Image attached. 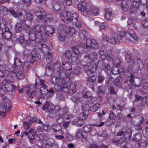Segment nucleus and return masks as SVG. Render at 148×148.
Returning <instances> with one entry per match:
<instances>
[{
  "mask_svg": "<svg viewBox=\"0 0 148 148\" xmlns=\"http://www.w3.org/2000/svg\"><path fill=\"white\" fill-rule=\"evenodd\" d=\"M66 76L65 73L64 71H62L59 72L58 76L52 77L50 80L53 84H56L54 88L56 92L64 91L73 94L76 91V84L73 83H71L68 88V84L66 83L64 79Z\"/></svg>",
  "mask_w": 148,
  "mask_h": 148,
  "instance_id": "f257e3e1",
  "label": "nucleus"
},
{
  "mask_svg": "<svg viewBox=\"0 0 148 148\" xmlns=\"http://www.w3.org/2000/svg\"><path fill=\"white\" fill-rule=\"evenodd\" d=\"M8 111H7L6 109H4L3 106H2L0 108V115L5 116V112Z\"/></svg>",
  "mask_w": 148,
  "mask_h": 148,
  "instance_id": "4d7b16f0",
  "label": "nucleus"
},
{
  "mask_svg": "<svg viewBox=\"0 0 148 148\" xmlns=\"http://www.w3.org/2000/svg\"><path fill=\"white\" fill-rule=\"evenodd\" d=\"M73 25H75L76 27L78 28H80L82 26L81 22L78 21V19L76 20V21H74L72 23Z\"/></svg>",
  "mask_w": 148,
  "mask_h": 148,
  "instance_id": "680f3d73",
  "label": "nucleus"
},
{
  "mask_svg": "<svg viewBox=\"0 0 148 148\" xmlns=\"http://www.w3.org/2000/svg\"><path fill=\"white\" fill-rule=\"evenodd\" d=\"M141 24L145 28L147 27H148V18H146L143 20L141 22Z\"/></svg>",
  "mask_w": 148,
  "mask_h": 148,
  "instance_id": "5fc2aeb1",
  "label": "nucleus"
},
{
  "mask_svg": "<svg viewBox=\"0 0 148 148\" xmlns=\"http://www.w3.org/2000/svg\"><path fill=\"white\" fill-rule=\"evenodd\" d=\"M40 56L37 54H33L32 55L30 60V63L33 64L35 61L39 60L40 58Z\"/></svg>",
  "mask_w": 148,
  "mask_h": 148,
  "instance_id": "473e14b6",
  "label": "nucleus"
},
{
  "mask_svg": "<svg viewBox=\"0 0 148 148\" xmlns=\"http://www.w3.org/2000/svg\"><path fill=\"white\" fill-rule=\"evenodd\" d=\"M119 68L115 67L112 69V73L114 75L123 73L124 71V69L122 66H119Z\"/></svg>",
  "mask_w": 148,
  "mask_h": 148,
  "instance_id": "a878e982",
  "label": "nucleus"
},
{
  "mask_svg": "<svg viewBox=\"0 0 148 148\" xmlns=\"http://www.w3.org/2000/svg\"><path fill=\"white\" fill-rule=\"evenodd\" d=\"M36 134V132L33 129L30 130L29 131L28 138L30 142L33 143V140L34 139L35 135Z\"/></svg>",
  "mask_w": 148,
  "mask_h": 148,
  "instance_id": "6ab92c4d",
  "label": "nucleus"
},
{
  "mask_svg": "<svg viewBox=\"0 0 148 148\" xmlns=\"http://www.w3.org/2000/svg\"><path fill=\"white\" fill-rule=\"evenodd\" d=\"M121 35H117L116 36V37L113 38V39H115V40L119 41V44L120 42V40H121L123 37L124 36H127L128 38L127 39L130 41H131L132 39L135 40H136L137 39V37L136 36L135 34L132 30H129L127 33L124 31H122L121 32Z\"/></svg>",
  "mask_w": 148,
  "mask_h": 148,
  "instance_id": "39448f33",
  "label": "nucleus"
},
{
  "mask_svg": "<svg viewBox=\"0 0 148 148\" xmlns=\"http://www.w3.org/2000/svg\"><path fill=\"white\" fill-rule=\"evenodd\" d=\"M8 12V9L3 6H0V13L1 14L4 16H6Z\"/></svg>",
  "mask_w": 148,
  "mask_h": 148,
  "instance_id": "4c0bfd02",
  "label": "nucleus"
},
{
  "mask_svg": "<svg viewBox=\"0 0 148 148\" xmlns=\"http://www.w3.org/2000/svg\"><path fill=\"white\" fill-rule=\"evenodd\" d=\"M53 68L52 69V70L54 71V70H56L58 71L61 72L62 71H60V64H59L57 62L55 64H53Z\"/></svg>",
  "mask_w": 148,
  "mask_h": 148,
  "instance_id": "6e6d98bb",
  "label": "nucleus"
},
{
  "mask_svg": "<svg viewBox=\"0 0 148 148\" xmlns=\"http://www.w3.org/2000/svg\"><path fill=\"white\" fill-rule=\"evenodd\" d=\"M12 105V102L10 100L6 99L5 103L3 104V106L5 109L9 111L10 110V108Z\"/></svg>",
  "mask_w": 148,
  "mask_h": 148,
  "instance_id": "bb28decb",
  "label": "nucleus"
},
{
  "mask_svg": "<svg viewBox=\"0 0 148 148\" xmlns=\"http://www.w3.org/2000/svg\"><path fill=\"white\" fill-rule=\"evenodd\" d=\"M84 66V71L87 74V76L85 77L86 84L93 89L94 83L96 82L95 76L92 75L93 73V71L91 69L94 67V64L92 62H89Z\"/></svg>",
  "mask_w": 148,
  "mask_h": 148,
  "instance_id": "f03ea898",
  "label": "nucleus"
},
{
  "mask_svg": "<svg viewBox=\"0 0 148 148\" xmlns=\"http://www.w3.org/2000/svg\"><path fill=\"white\" fill-rule=\"evenodd\" d=\"M144 121V119L143 117H142L140 120L135 126V129L137 130H141L142 129V126L141 125L143 124Z\"/></svg>",
  "mask_w": 148,
  "mask_h": 148,
  "instance_id": "72a5a7b5",
  "label": "nucleus"
},
{
  "mask_svg": "<svg viewBox=\"0 0 148 148\" xmlns=\"http://www.w3.org/2000/svg\"><path fill=\"white\" fill-rule=\"evenodd\" d=\"M20 55L19 53H15V56L14 58V64L16 67L19 68L21 65V61L20 60Z\"/></svg>",
  "mask_w": 148,
  "mask_h": 148,
  "instance_id": "dca6fc26",
  "label": "nucleus"
},
{
  "mask_svg": "<svg viewBox=\"0 0 148 148\" xmlns=\"http://www.w3.org/2000/svg\"><path fill=\"white\" fill-rule=\"evenodd\" d=\"M18 19L21 22H24L26 21L25 14H23L22 12H20L18 15Z\"/></svg>",
  "mask_w": 148,
  "mask_h": 148,
  "instance_id": "ea45409f",
  "label": "nucleus"
},
{
  "mask_svg": "<svg viewBox=\"0 0 148 148\" xmlns=\"http://www.w3.org/2000/svg\"><path fill=\"white\" fill-rule=\"evenodd\" d=\"M148 143L144 140H141L139 143L138 147L139 148H146L147 146Z\"/></svg>",
  "mask_w": 148,
  "mask_h": 148,
  "instance_id": "79ce46f5",
  "label": "nucleus"
},
{
  "mask_svg": "<svg viewBox=\"0 0 148 148\" xmlns=\"http://www.w3.org/2000/svg\"><path fill=\"white\" fill-rule=\"evenodd\" d=\"M55 140L53 138H49L47 139V142L46 143L45 145V147L46 148H49L51 147L53 144H54Z\"/></svg>",
  "mask_w": 148,
  "mask_h": 148,
  "instance_id": "f704fd0d",
  "label": "nucleus"
},
{
  "mask_svg": "<svg viewBox=\"0 0 148 148\" xmlns=\"http://www.w3.org/2000/svg\"><path fill=\"white\" fill-rule=\"evenodd\" d=\"M17 39L21 42L24 41V35L21 33H18L16 34Z\"/></svg>",
  "mask_w": 148,
  "mask_h": 148,
  "instance_id": "37998d69",
  "label": "nucleus"
},
{
  "mask_svg": "<svg viewBox=\"0 0 148 148\" xmlns=\"http://www.w3.org/2000/svg\"><path fill=\"white\" fill-rule=\"evenodd\" d=\"M120 6L124 12L128 11L129 7L127 1L125 0L123 1L120 4Z\"/></svg>",
  "mask_w": 148,
  "mask_h": 148,
  "instance_id": "4be33fe9",
  "label": "nucleus"
},
{
  "mask_svg": "<svg viewBox=\"0 0 148 148\" xmlns=\"http://www.w3.org/2000/svg\"><path fill=\"white\" fill-rule=\"evenodd\" d=\"M2 37L3 39L7 40L11 39L12 36L11 32L9 30L8 28H5V29H3L2 31Z\"/></svg>",
  "mask_w": 148,
  "mask_h": 148,
  "instance_id": "4468645a",
  "label": "nucleus"
},
{
  "mask_svg": "<svg viewBox=\"0 0 148 148\" xmlns=\"http://www.w3.org/2000/svg\"><path fill=\"white\" fill-rule=\"evenodd\" d=\"M44 10L42 9V8L40 6H36L34 10V12L35 13L36 15L38 14V13H39V12H43Z\"/></svg>",
  "mask_w": 148,
  "mask_h": 148,
  "instance_id": "13d9d810",
  "label": "nucleus"
},
{
  "mask_svg": "<svg viewBox=\"0 0 148 148\" xmlns=\"http://www.w3.org/2000/svg\"><path fill=\"white\" fill-rule=\"evenodd\" d=\"M11 72L13 73L14 74H15V75H16L17 78L18 79H21L24 78L25 77L24 74L21 71H18L17 73H14L13 72L14 71V70L13 69H12V70L10 71Z\"/></svg>",
  "mask_w": 148,
  "mask_h": 148,
  "instance_id": "c85d7f7f",
  "label": "nucleus"
},
{
  "mask_svg": "<svg viewBox=\"0 0 148 148\" xmlns=\"http://www.w3.org/2000/svg\"><path fill=\"white\" fill-rule=\"evenodd\" d=\"M5 65L4 64L3 61H0V76L1 77H3L5 74L6 71Z\"/></svg>",
  "mask_w": 148,
  "mask_h": 148,
  "instance_id": "412c9836",
  "label": "nucleus"
},
{
  "mask_svg": "<svg viewBox=\"0 0 148 148\" xmlns=\"http://www.w3.org/2000/svg\"><path fill=\"white\" fill-rule=\"evenodd\" d=\"M112 14V11L110 9L108 8L105 9L104 17L107 20L110 19Z\"/></svg>",
  "mask_w": 148,
  "mask_h": 148,
  "instance_id": "7c9ffc66",
  "label": "nucleus"
},
{
  "mask_svg": "<svg viewBox=\"0 0 148 148\" xmlns=\"http://www.w3.org/2000/svg\"><path fill=\"white\" fill-rule=\"evenodd\" d=\"M100 107V105L99 103H96L93 105V106H90L89 108V110L95 112Z\"/></svg>",
  "mask_w": 148,
  "mask_h": 148,
  "instance_id": "a18cd8bd",
  "label": "nucleus"
},
{
  "mask_svg": "<svg viewBox=\"0 0 148 148\" xmlns=\"http://www.w3.org/2000/svg\"><path fill=\"white\" fill-rule=\"evenodd\" d=\"M114 84L115 86L119 88H121L122 87V84L120 77H117L114 79Z\"/></svg>",
  "mask_w": 148,
  "mask_h": 148,
  "instance_id": "a19ab883",
  "label": "nucleus"
},
{
  "mask_svg": "<svg viewBox=\"0 0 148 148\" xmlns=\"http://www.w3.org/2000/svg\"><path fill=\"white\" fill-rule=\"evenodd\" d=\"M103 39L104 40L114 45L116 44H119V41L118 40H115V39L113 38H109L106 36H104L103 38Z\"/></svg>",
  "mask_w": 148,
  "mask_h": 148,
  "instance_id": "aec40b11",
  "label": "nucleus"
},
{
  "mask_svg": "<svg viewBox=\"0 0 148 148\" xmlns=\"http://www.w3.org/2000/svg\"><path fill=\"white\" fill-rule=\"evenodd\" d=\"M36 82L34 85H31L29 86L25 87L24 88V90L27 92V95L31 98H33L36 95V92L35 90H33L35 89L37 86V83L36 80Z\"/></svg>",
  "mask_w": 148,
  "mask_h": 148,
  "instance_id": "0eeeda50",
  "label": "nucleus"
},
{
  "mask_svg": "<svg viewBox=\"0 0 148 148\" xmlns=\"http://www.w3.org/2000/svg\"><path fill=\"white\" fill-rule=\"evenodd\" d=\"M116 117L115 113L112 111H110L109 113L108 118L110 120H114Z\"/></svg>",
  "mask_w": 148,
  "mask_h": 148,
  "instance_id": "bf43d9fd",
  "label": "nucleus"
},
{
  "mask_svg": "<svg viewBox=\"0 0 148 148\" xmlns=\"http://www.w3.org/2000/svg\"><path fill=\"white\" fill-rule=\"evenodd\" d=\"M142 138L141 134L140 133H137L135 136L132 139L136 141H138Z\"/></svg>",
  "mask_w": 148,
  "mask_h": 148,
  "instance_id": "338daca9",
  "label": "nucleus"
},
{
  "mask_svg": "<svg viewBox=\"0 0 148 148\" xmlns=\"http://www.w3.org/2000/svg\"><path fill=\"white\" fill-rule=\"evenodd\" d=\"M136 87H138L140 91L144 94H148V83L145 82L139 85H134Z\"/></svg>",
  "mask_w": 148,
  "mask_h": 148,
  "instance_id": "f8f14e48",
  "label": "nucleus"
},
{
  "mask_svg": "<svg viewBox=\"0 0 148 148\" xmlns=\"http://www.w3.org/2000/svg\"><path fill=\"white\" fill-rule=\"evenodd\" d=\"M42 109L43 110H47L49 112V115L51 117H55L57 115L56 112L55 111L53 108L50 107L48 104H45L42 106Z\"/></svg>",
  "mask_w": 148,
  "mask_h": 148,
  "instance_id": "9b49d317",
  "label": "nucleus"
},
{
  "mask_svg": "<svg viewBox=\"0 0 148 148\" xmlns=\"http://www.w3.org/2000/svg\"><path fill=\"white\" fill-rule=\"evenodd\" d=\"M48 92L47 93V96L51 97L53 95L54 93V90L53 88H51L49 90H48Z\"/></svg>",
  "mask_w": 148,
  "mask_h": 148,
  "instance_id": "864d4df0",
  "label": "nucleus"
},
{
  "mask_svg": "<svg viewBox=\"0 0 148 148\" xmlns=\"http://www.w3.org/2000/svg\"><path fill=\"white\" fill-rule=\"evenodd\" d=\"M62 67L65 69L66 71H70L72 69V64L71 62H62Z\"/></svg>",
  "mask_w": 148,
  "mask_h": 148,
  "instance_id": "393cba45",
  "label": "nucleus"
},
{
  "mask_svg": "<svg viewBox=\"0 0 148 148\" xmlns=\"http://www.w3.org/2000/svg\"><path fill=\"white\" fill-rule=\"evenodd\" d=\"M99 66L101 69H102L106 72L111 70V68L108 64H106L103 61H99L98 62L95 69L97 70V67Z\"/></svg>",
  "mask_w": 148,
  "mask_h": 148,
  "instance_id": "9d476101",
  "label": "nucleus"
},
{
  "mask_svg": "<svg viewBox=\"0 0 148 148\" xmlns=\"http://www.w3.org/2000/svg\"><path fill=\"white\" fill-rule=\"evenodd\" d=\"M125 60L127 63H133L134 62L132 55L130 53L126 54L125 56Z\"/></svg>",
  "mask_w": 148,
  "mask_h": 148,
  "instance_id": "c9c22d12",
  "label": "nucleus"
},
{
  "mask_svg": "<svg viewBox=\"0 0 148 148\" xmlns=\"http://www.w3.org/2000/svg\"><path fill=\"white\" fill-rule=\"evenodd\" d=\"M72 52L70 50L66 51L64 53L65 57L67 59L69 60L73 57H72Z\"/></svg>",
  "mask_w": 148,
  "mask_h": 148,
  "instance_id": "c03bdc74",
  "label": "nucleus"
},
{
  "mask_svg": "<svg viewBox=\"0 0 148 148\" xmlns=\"http://www.w3.org/2000/svg\"><path fill=\"white\" fill-rule=\"evenodd\" d=\"M43 29V27L40 25H36L33 27L31 31L28 33V36L30 40L34 42L36 40L37 42H40L42 39L41 34Z\"/></svg>",
  "mask_w": 148,
  "mask_h": 148,
  "instance_id": "7ed1b4c3",
  "label": "nucleus"
},
{
  "mask_svg": "<svg viewBox=\"0 0 148 148\" xmlns=\"http://www.w3.org/2000/svg\"><path fill=\"white\" fill-rule=\"evenodd\" d=\"M23 54L25 56H30L32 54V50L29 49L25 48L23 51Z\"/></svg>",
  "mask_w": 148,
  "mask_h": 148,
  "instance_id": "69168bd1",
  "label": "nucleus"
},
{
  "mask_svg": "<svg viewBox=\"0 0 148 148\" xmlns=\"http://www.w3.org/2000/svg\"><path fill=\"white\" fill-rule=\"evenodd\" d=\"M99 47L96 41L94 39H86V48L88 50L94 48L97 49Z\"/></svg>",
  "mask_w": 148,
  "mask_h": 148,
  "instance_id": "6e6552de",
  "label": "nucleus"
},
{
  "mask_svg": "<svg viewBox=\"0 0 148 148\" xmlns=\"http://www.w3.org/2000/svg\"><path fill=\"white\" fill-rule=\"evenodd\" d=\"M62 9L61 5L57 1L53 4L52 11L54 14L60 15L62 12H61Z\"/></svg>",
  "mask_w": 148,
  "mask_h": 148,
  "instance_id": "ddd939ff",
  "label": "nucleus"
},
{
  "mask_svg": "<svg viewBox=\"0 0 148 148\" xmlns=\"http://www.w3.org/2000/svg\"><path fill=\"white\" fill-rule=\"evenodd\" d=\"M78 9L82 12L85 11L87 9L86 5L85 3H79L77 5Z\"/></svg>",
  "mask_w": 148,
  "mask_h": 148,
  "instance_id": "58836bf2",
  "label": "nucleus"
},
{
  "mask_svg": "<svg viewBox=\"0 0 148 148\" xmlns=\"http://www.w3.org/2000/svg\"><path fill=\"white\" fill-rule=\"evenodd\" d=\"M52 130L55 132H56L58 131H60V134H63V132L61 130V126L60 125L57 124L56 123L53 124L52 125Z\"/></svg>",
  "mask_w": 148,
  "mask_h": 148,
  "instance_id": "5701e85b",
  "label": "nucleus"
},
{
  "mask_svg": "<svg viewBox=\"0 0 148 148\" xmlns=\"http://www.w3.org/2000/svg\"><path fill=\"white\" fill-rule=\"evenodd\" d=\"M99 27L101 29L104 30L108 28V25L105 22L102 23L100 24Z\"/></svg>",
  "mask_w": 148,
  "mask_h": 148,
  "instance_id": "0e129e2a",
  "label": "nucleus"
},
{
  "mask_svg": "<svg viewBox=\"0 0 148 148\" xmlns=\"http://www.w3.org/2000/svg\"><path fill=\"white\" fill-rule=\"evenodd\" d=\"M74 123L75 125H76L78 127H80L82 126L84 124V122L83 120L80 119H78L77 121L76 120H74Z\"/></svg>",
  "mask_w": 148,
  "mask_h": 148,
  "instance_id": "09e8293b",
  "label": "nucleus"
},
{
  "mask_svg": "<svg viewBox=\"0 0 148 148\" xmlns=\"http://www.w3.org/2000/svg\"><path fill=\"white\" fill-rule=\"evenodd\" d=\"M84 57L85 58L87 59L92 62L97 60L98 58L97 54L95 52H91L89 54H85Z\"/></svg>",
  "mask_w": 148,
  "mask_h": 148,
  "instance_id": "2eb2a0df",
  "label": "nucleus"
},
{
  "mask_svg": "<svg viewBox=\"0 0 148 148\" xmlns=\"http://www.w3.org/2000/svg\"><path fill=\"white\" fill-rule=\"evenodd\" d=\"M137 64L138 69L141 70L144 68V65L141 59L138 58L137 59Z\"/></svg>",
  "mask_w": 148,
  "mask_h": 148,
  "instance_id": "de8ad7c7",
  "label": "nucleus"
},
{
  "mask_svg": "<svg viewBox=\"0 0 148 148\" xmlns=\"http://www.w3.org/2000/svg\"><path fill=\"white\" fill-rule=\"evenodd\" d=\"M75 32V29L71 27H69L67 30V33L70 36H72L74 34Z\"/></svg>",
  "mask_w": 148,
  "mask_h": 148,
  "instance_id": "49530a36",
  "label": "nucleus"
},
{
  "mask_svg": "<svg viewBox=\"0 0 148 148\" xmlns=\"http://www.w3.org/2000/svg\"><path fill=\"white\" fill-rule=\"evenodd\" d=\"M54 27L52 26H47L45 29V33L48 36L52 35L55 31Z\"/></svg>",
  "mask_w": 148,
  "mask_h": 148,
  "instance_id": "f3484780",
  "label": "nucleus"
},
{
  "mask_svg": "<svg viewBox=\"0 0 148 148\" xmlns=\"http://www.w3.org/2000/svg\"><path fill=\"white\" fill-rule=\"evenodd\" d=\"M26 21L28 20L31 22L33 18V15L30 12H25Z\"/></svg>",
  "mask_w": 148,
  "mask_h": 148,
  "instance_id": "8fccbe9b",
  "label": "nucleus"
},
{
  "mask_svg": "<svg viewBox=\"0 0 148 148\" xmlns=\"http://www.w3.org/2000/svg\"><path fill=\"white\" fill-rule=\"evenodd\" d=\"M84 49V47H83L79 45L75 46L72 48L73 52L76 54L82 53Z\"/></svg>",
  "mask_w": 148,
  "mask_h": 148,
  "instance_id": "a211bd4d",
  "label": "nucleus"
},
{
  "mask_svg": "<svg viewBox=\"0 0 148 148\" xmlns=\"http://www.w3.org/2000/svg\"><path fill=\"white\" fill-rule=\"evenodd\" d=\"M91 128L90 125H85L83 128V132L85 133H88L91 130Z\"/></svg>",
  "mask_w": 148,
  "mask_h": 148,
  "instance_id": "3c124183",
  "label": "nucleus"
},
{
  "mask_svg": "<svg viewBox=\"0 0 148 148\" xmlns=\"http://www.w3.org/2000/svg\"><path fill=\"white\" fill-rule=\"evenodd\" d=\"M65 112L66 113V114H67V113L68 112H67V111L66 109L64 108L62 109L61 110H60V111L59 112V117L60 118H62L64 116V113H65Z\"/></svg>",
  "mask_w": 148,
  "mask_h": 148,
  "instance_id": "052dcab7",
  "label": "nucleus"
},
{
  "mask_svg": "<svg viewBox=\"0 0 148 148\" xmlns=\"http://www.w3.org/2000/svg\"><path fill=\"white\" fill-rule=\"evenodd\" d=\"M14 29L16 33H20L23 29L22 24L19 22L17 23L15 25Z\"/></svg>",
  "mask_w": 148,
  "mask_h": 148,
  "instance_id": "2f4dec72",
  "label": "nucleus"
},
{
  "mask_svg": "<svg viewBox=\"0 0 148 148\" xmlns=\"http://www.w3.org/2000/svg\"><path fill=\"white\" fill-rule=\"evenodd\" d=\"M41 13H42V14L40 15L38 14L36 16L39 19L44 20L46 17V13L44 10L43 12H41Z\"/></svg>",
  "mask_w": 148,
  "mask_h": 148,
  "instance_id": "603ef678",
  "label": "nucleus"
},
{
  "mask_svg": "<svg viewBox=\"0 0 148 148\" xmlns=\"http://www.w3.org/2000/svg\"><path fill=\"white\" fill-rule=\"evenodd\" d=\"M134 78L135 77L134 76V75L133 74H130V79L129 81L130 82V84L132 86H134Z\"/></svg>",
  "mask_w": 148,
  "mask_h": 148,
  "instance_id": "774afa93",
  "label": "nucleus"
},
{
  "mask_svg": "<svg viewBox=\"0 0 148 148\" xmlns=\"http://www.w3.org/2000/svg\"><path fill=\"white\" fill-rule=\"evenodd\" d=\"M81 98L77 95H74L71 98V99L75 104L77 105L80 101Z\"/></svg>",
  "mask_w": 148,
  "mask_h": 148,
  "instance_id": "e433bc0d",
  "label": "nucleus"
},
{
  "mask_svg": "<svg viewBox=\"0 0 148 148\" xmlns=\"http://www.w3.org/2000/svg\"><path fill=\"white\" fill-rule=\"evenodd\" d=\"M60 17L65 19L68 21L72 23L78 19V15L76 12L73 13L69 11H65L61 12L60 14Z\"/></svg>",
  "mask_w": 148,
  "mask_h": 148,
  "instance_id": "20e7f679",
  "label": "nucleus"
},
{
  "mask_svg": "<svg viewBox=\"0 0 148 148\" xmlns=\"http://www.w3.org/2000/svg\"><path fill=\"white\" fill-rule=\"evenodd\" d=\"M131 0L132 1H133V2L131 4V5H132V6H134V7H136V8L138 9L140 5V3L138 1H136V0Z\"/></svg>",
  "mask_w": 148,
  "mask_h": 148,
  "instance_id": "e2e57ef3",
  "label": "nucleus"
},
{
  "mask_svg": "<svg viewBox=\"0 0 148 148\" xmlns=\"http://www.w3.org/2000/svg\"><path fill=\"white\" fill-rule=\"evenodd\" d=\"M1 84L4 86L6 90L8 91L13 90L16 88L15 85L10 83L6 79L0 80V85ZM5 92V90L0 87V96H3Z\"/></svg>",
  "mask_w": 148,
  "mask_h": 148,
  "instance_id": "423d86ee",
  "label": "nucleus"
},
{
  "mask_svg": "<svg viewBox=\"0 0 148 148\" xmlns=\"http://www.w3.org/2000/svg\"><path fill=\"white\" fill-rule=\"evenodd\" d=\"M132 132L130 129H127L124 132L123 136L125 139L127 140H129L131 137Z\"/></svg>",
  "mask_w": 148,
  "mask_h": 148,
  "instance_id": "c756f323",
  "label": "nucleus"
},
{
  "mask_svg": "<svg viewBox=\"0 0 148 148\" xmlns=\"http://www.w3.org/2000/svg\"><path fill=\"white\" fill-rule=\"evenodd\" d=\"M42 41H40V42L38 43V45H40V46H39L40 50L44 54L47 52H48L49 51V49L47 46L45 44H43L40 43Z\"/></svg>",
  "mask_w": 148,
  "mask_h": 148,
  "instance_id": "b1692460",
  "label": "nucleus"
},
{
  "mask_svg": "<svg viewBox=\"0 0 148 148\" xmlns=\"http://www.w3.org/2000/svg\"><path fill=\"white\" fill-rule=\"evenodd\" d=\"M44 57L46 60V62L48 64L50 63L52 61V55L50 52H47L44 54Z\"/></svg>",
  "mask_w": 148,
  "mask_h": 148,
  "instance_id": "cd10ccee",
  "label": "nucleus"
},
{
  "mask_svg": "<svg viewBox=\"0 0 148 148\" xmlns=\"http://www.w3.org/2000/svg\"><path fill=\"white\" fill-rule=\"evenodd\" d=\"M63 25L60 24L58 30V37L59 40L60 41H64L65 40L66 37L65 35V32L62 29Z\"/></svg>",
  "mask_w": 148,
  "mask_h": 148,
  "instance_id": "1a4fd4ad",
  "label": "nucleus"
}]
</instances>
